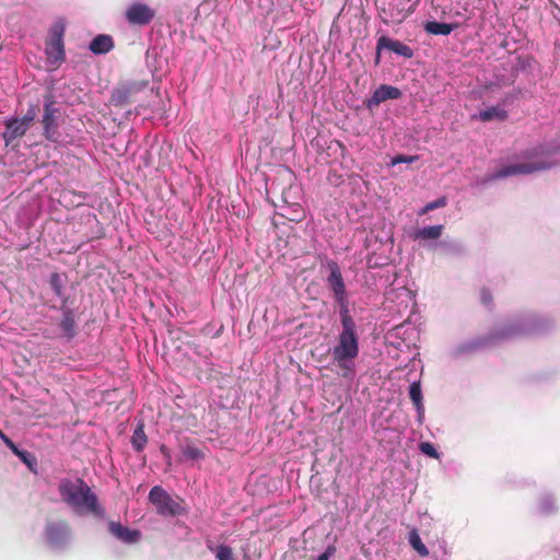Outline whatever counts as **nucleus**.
<instances>
[{
  "label": "nucleus",
  "mask_w": 560,
  "mask_h": 560,
  "mask_svg": "<svg viewBox=\"0 0 560 560\" xmlns=\"http://www.w3.org/2000/svg\"><path fill=\"white\" fill-rule=\"evenodd\" d=\"M340 323L341 330L337 336V342L330 349L331 361L340 370L343 378H353L354 361L360 352L357 325L351 314L340 315Z\"/></svg>",
  "instance_id": "1"
},
{
  "label": "nucleus",
  "mask_w": 560,
  "mask_h": 560,
  "mask_svg": "<svg viewBox=\"0 0 560 560\" xmlns=\"http://www.w3.org/2000/svg\"><path fill=\"white\" fill-rule=\"evenodd\" d=\"M59 493L63 502L80 512L98 513L100 505L96 494L82 478L74 481L63 479L59 483Z\"/></svg>",
  "instance_id": "2"
},
{
  "label": "nucleus",
  "mask_w": 560,
  "mask_h": 560,
  "mask_svg": "<svg viewBox=\"0 0 560 560\" xmlns=\"http://www.w3.org/2000/svg\"><path fill=\"white\" fill-rule=\"evenodd\" d=\"M544 151L540 148L527 150L521 154V162L500 167L491 174L487 180H498L516 175H528L535 172L550 168L553 163L544 159Z\"/></svg>",
  "instance_id": "3"
},
{
  "label": "nucleus",
  "mask_w": 560,
  "mask_h": 560,
  "mask_svg": "<svg viewBox=\"0 0 560 560\" xmlns=\"http://www.w3.org/2000/svg\"><path fill=\"white\" fill-rule=\"evenodd\" d=\"M327 266L329 269L327 284L329 289L332 291L336 303L339 306V314L348 315L350 314L349 302L340 267L334 260L328 261Z\"/></svg>",
  "instance_id": "4"
},
{
  "label": "nucleus",
  "mask_w": 560,
  "mask_h": 560,
  "mask_svg": "<svg viewBox=\"0 0 560 560\" xmlns=\"http://www.w3.org/2000/svg\"><path fill=\"white\" fill-rule=\"evenodd\" d=\"M149 85L147 80H135L118 84L110 95V104L124 108L137 101V95Z\"/></svg>",
  "instance_id": "5"
},
{
  "label": "nucleus",
  "mask_w": 560,
  "mask_h": 560,
  "mask_svg": "<svg viewBox=\"0 0 560 560\" xmlns=\"http://www.w3.org/2000/svg\"><path fill=\"white\" fill-rule=\"evenodd\" d=\"M149 501L162 516H177L184 512L182 502L172 498L161 486H154L149 492Z\"/></svg>",
  "instance_id": "6"
},
{
  "label": "nucleus",
  "mask_w": 560,
  "mask_h": 560,
  "mask_svg": "<svg viewBox=\"0 0 560 560\" xmlns=\"http://www.w3.org/2000/svg\"><path fill=\"white\" fill-rule=\"evenodd\" d=\"M66 26L61 22L55 23L49 31V39L46 44L47 60L52 65H58L65 60L63 35Z\"/></svg>",
  "instance_id": "7"
},
{
  "label": "nucleus",
  "mask_w": 560,
  "mask_h": 560,
  "mask_svg": "<svg viewBox=\"0 0 560 560\" xmlns=\"http://www.w3.org/2000/svg\"><path fill=\"white\" fill-rule=\"evenodd\" d=\"M44 114L42 125L44 129V137L51 141L57 142L59 139L58 131V113L59 109L56 107V102L51 95L45 96Z\"/></svg>",
  "instance_id": "8"
},
{
  "label": "nucleus",
  "mask_w": 560,
  "mask_h": 560,
  "mask_svg": "<svg viewBox=\"0 0 560 560\" xmlns=\"http://www.w3.org/2000/svg\"><path fill=\"white\" fill-rule=\"evenodd\" d=\"M45 538L49 546L62 548L67 545L70 536V527L67 521H48L45 526Z\"/></svg>",
  "instance_id": "9"
},
{
  "label": "nucleus",
  "mask_w": 560,
  "mask_h": 560,
  "mask_svg": "<svg viewBox=\"0 0 560 560\" xmlns=\"http://www.w3.org/2000/svg\"><path fill=\"white\" fill-rule=\"evenodd\" d=\"M383 49H388V50H390L399 56H402L407 59H410L413 57V50L411 49V47L401 43L400 40L393 39L388 36L383 35L377 39V43H376V58H375L376 65L380 63L381 51Z\"/></svg>",
  "instance_id": "10"
},
{
  "label": "nucleus",
  "mask_w": 560,
  "mask_h": 560,
  "mask_svg": "<svg viewBox=\"0 0 560 560\" xmlns=\"http://www.w3.org/2000/svg\"><path fill=\"white\" fill-rule=\"evenodd\" d=\"M155 16V11L141 2L132 3L126 11V19L132 25H147Z\"/></svg>",
  "instance_id": "11"
},
{
  "label": "nucleus",
  "mask_w": 560,
  "mask_h": 560,
  "mask_svg": "<svg viewBox=\"0 0 560 560\" xmlns=\"http://www.w3.org/2000/svg\"><path fill=\"white\" fill-rule=\"evenodd\" d=\"M400 96L401 92L398 88L382 84L373 92L371 98L366 101V107L371 109L387 100H397Z\"/></svg>",
  "instance_id": "12"
},
{
  "label": "nucleus",
  "mask_w": 560,
  "mask_h": 560,
  "mask_svg": "<svg viewBox=\"0 0 560 560\" xmlns=\"http://www.w3.org/2000/svg\"><path fill=\"white\" fill-rule=\"evenodd\" d=\"M67 302V299L63 300V304L60 307L62 312V318L59 323V327L62 331V337H65L67 340L73 339L78 334V324L75 320V314L73 310L67 307L65 304Z\"/></svg>",
  "instance_id": "13"
},
{
  "label": "nucleus",
  "mask_w": 560,
  "mask_h": 560,
  "mask_svg": "<svg viewBox=\"0 0 560 560\" xmlns=\"http://www.w3.org/2000/svg\"><path fill=\"white\" fill-rule=\"evenodd\" d=\"M416 10V5L412 4L409 8H405L404 1L390 2L388 4V9H384L383 11L389 18V22L392 23H402L408 16H410ZM388 23V21H386Z\"/></svg>",
  "instance_id": "14"
},
{
  "label": "nucleus",
  "mask_w": 560,
  "mask_h": 560,
  "mask_svg": "<svg viewBox=\"0 0 560 560\" xmlns=\"http://www.w3.org/2000/svg\"><path fill=\"white\" fill-rule=\"evenodd\" d=\"M108 529L113 536L126 544L137 542L140 538L139 530L130 529L118 522H109Z\"/></svg>",
  "instance_id": "15"
},
{
  "label": "nucleus",
  "mask_w": 560,
  "mask_h": 560,
  "mask_svg": "<svg viewBox=\"0 0 560 560\" xmlns=\"http://www.w3.org/2000/svg\"><path fill=\"white\" fill-rule=\"evenodd\" d=\"M5 131L2 135V138L5 144H10L18 138H22L26 132V125L19 120V118H10L4 121Z\"/></svg>",
  "instance_id": "16"
},
{
  "label": "nucleus",
  "mask_w": 560,
  "mask_h": 560,
  "mask_svg": "<svg viewBox=\"0 0 560 560\" xmlns=\"http://www.w3.org/2000/svg\"><path fill=\"white\" fill-rule=\"evenodd\" d=\"M89 48L95 55L106 54L114 48V40L112 36L101 34L92 39Z\"/></svg>",
  "instance_id": "17"
},
{
  "label": "nucleus",
  "mask_w": 560,
  "mask_h": 560,
  "mask_svg": "<svg viewBox=\"0 0 560 560\" xmlns=\"http://www.w3.org/2000/svg\"><path fill=\"white\" fill-rule=\"evenodd\" d=\"M182 454L186 460L191 463H198L206 458L205 448H200L196 445V443L191 441H187L184 445H182Z\"/></svg>",
  "instance_id": "18"
},
{
  "label": "nucleus",
  "mask_w": 560,
  "mask_h": 560,
  "mask_svg": "<svg viewBox=\"0 0 560 560\" xmlns=\"http://www.w3.org/2000/svg\"><path fill=\"white\" fill-rule=\"evenodd\" d=\"M455 28L454 24L430 21L424 24L427 33L432 35H448Z\"/></svg>",
  "instance_id": "19"
},
{
  "label": "nucleus",
  "mask_w": 560,
  "mask_h": 560,
  "mask_svg": "<svg viewBox=\"0 0 560 560\" xmlns=\"http://www.w3.org/2000/svg\"><path fill=\"white\" fill-rule=\"evenodd\" d=\"M148 443V438L144 432V424L141 422L135 429L131 436V445L136 452H142Z\"/></svg>",
  "instance_id": "20"
},
{
  "label": "nucleus",
  "mask_w": 560,
  "mask_h": 560,
  "mask_svg": "<svg viewBox=\"0 0 560 560\" xmlns=\"http://www.w3.org/2000/svg\"><path fill=\"white\" fill-rule=\"evenodd\" d=\"M492 339H493V337H481V338L465 342L457 348L456 352H457V354L474 352V351L489 345Z\"/></svg>",
  "instance_id": "21"
},
{
  "label": "nucleus",
  "mask_w": 560,
  "mask_h": 560,
  "mask_svg": "<svg viewBox=\"0 0 560 560\" xmlns=\"http://www.w3.org/2000/svg\"><path fill=\"white\" fill-rule=\"evenodd\" d=\"M409 396L411 401L413 402L416 409L421 416L424 411L423 402H422V392L419 382H413L409 387Z\"/></svg>",
  "instance_id": "22"
},
{
  "label": "nucleus",
  "mask_w": 560,
  "mask_h": 560,
  "mask_svg": "<svg viewBox=\"0 0 560 560\" xmlns=\"http://www.w3.org/2000/svg\"><path fill=\"white\" fill-rule=\"evenodd\" d=\"M479 118L482 121H490L492 119L505 120L508 118V112L493 106L479 113Z\"/></svg>",
  "instance_id": "23"
},
{
  "label": "nucleus",
  "mask_w": 560,
  "mask_h": 560,
  "mask_svg": "<svg viewBox=\"0 0 560 560\" xmlns=\"http://www.w3.org/2000/svg\"><path fill=\"white\" fill-rule=\"evenodd\" d=\"M443 225H431L418 230L415 234L416 238L436 240L442 235Z\"/></svg>",
  "instance_id": "24"
},
{
  "label": "nucleus",
  "mask_w": 560,
  "mask_h": 560,
  "mask_svg": "<svg viewBox=\"0 0 560 560\" xmlns=\"http://www.w3.org/2000/svg\"><path fill=\"white\" fill-rule=\"evenodd\" d=\"M409 544L411 547L421 556L427 557L429 556V550L425 547V545L422 542L419 534L416 530H412L409 534Z\"/></svg>",
  "instance_id": "25"
},
{
  "label": "nucleus",
  "mask_w": 560,
  "mask_h": 560,
  "mask_svg": "<svg viewBox=\"0 0 560 560\" xmlns=\"http://www.w3.org/2000/svg\"><path fill=\"white\" fill-rule=\"evenodd\" d=\"M217 560H235L233 549L225 545H220L215 550Z\"/></svg>",
  "instance_id": "26"
},
{
  "label": "nucleus",
  "mask_w": 560,
  "mask_h": 560,
  "mask_svg": "<svg viewBox=\"0 0 560 560\" xmlns=\"http://www.w3.org/2000/svg\"><path fill=\"white\" fill-rule=\"evenodd\" d=\"M49 284L57 296H59V298L63 296L62 279L59 273H57V272L51 273L50 279H49Z\"/></svg>",
  "instance_id": "27"
},
{
  "label": "nucleus",
  "mask_w": 560,
  "mask_h": 560,
  "mask_svg": "<svg viewBox=\"0 0 560 560\" xmlns=\"http://www.w3.org/2000/svg\"><path fill=\"white\" fill-rule=\"evenodd\" d=\"M447 203V199L446 197H441V198H438L436 200H433L431 202H428L422 209L421 211L419 212L420 215H423L425 213H428L429 211H433L438 208H443L445 207Z\"/></svg>",
  "instance_id": "28"
},
{
  "label": "nucleus",
  "mask_w": 560,
  "mask_h": 560,
  "mask_svg": "<svg viewBox=\"0 0 560 560\" xmlns=\"http://www.w3.org/2000/svg\"><path fill=\"white\" fill-rule=\"evenodd\" d=\"M419 450L431 458H439V453L436 448L430 442H421L419 444Z\"/></svg>",
  "instance_id": "29"
},
{
  "label": "nucleus",
  "mask_w": 560,
  "mask_h": 560,
  "mask_svg": "<svg viewBox=\"0 0 560 560\" xmlns=\"http://www.w3.org/2000/svg\"><path fill=\"white\" fill-rule=\"evenodd\" d=\"M36 107L35 106H31L26 114L22 117V118H19L20 121H22L23 124L26 125V128L30 129L31 125L33 124L34 119L36 118Z\"/></svg>",
  "instance_id": "30"
},
{
  "label": "nucleus",
  "mask_w": 560,
  "mask_h": 560,
  "mask_svg": "<svg viewBox=\"0 0 560 560\" xmlns=\"http://www.w3.org/2000/svg\"><path fill=\"white\" fill-rule=\"evenodd\" d=\"M36 107L35 106H31L26 114L22 117V118H19L20 121H22L23 124L26 125V128L30 129L31 125L33 124L34 119L36 118Z\"/></svg>",
  "instance_id": "31"
},
{
  "label": "nucleus",
  "mask_w": 560,
  "mask_h": 560,
  "mask_svg": "<svg viewBox=\"0 0 560 560\" xmlns=\"http://www.w3.org/2000/svg\"><path fill=\"white\" fill-rule=\"evenodd\" d=\"M480 301L487 307L492 305L493 296H492L491 291L488 288H482L480 290Z\"/></svg>",
  "instance_id": "32"
},
{
  "label": "nucleus",
  "mask_w": 560,
  "mask_h": 560,
  "mask_svg": "<svg viewBox=\"0 0 560 560\" xmlns=\"http://www.w3.org/2000/svg\"><path fill=\"white\" fill-rule=\"evenodd\" d=\"M24 464L31 467V460L34 459L33 455L27 451L18 450V454H15Z\"/></svg>",
  "instance_id": "33"
},
{
  "label": "nucleus",
  "mask_w": 560,
  "mask_h": 560,
  "mask_svg": "<svg viewBox=\"0 0 560 560\" xmlns=\"http://www.w3.org/2000/svg\"><path fill=\"white\" fill-rule=\"evenodd\" d=\"M0 438L3 441V443L12 451L13 454H18L19 447L15 445V443L10 438H8L1 431H0Z\"/></svg>",
  "instance_id": "34"
},
{
  "label": "nucleus",
  "mask_w": 560,
  "mask_h": 560,
  "mask_svg": "<svg viewBox=\"0 0 560 560\" xmlns=\"http://www.w3.org/2000/svg\"><path fill=\"white\" fill-rule=\"evenodd\" d=\"M336 552V547L330 545L326 548V550L318 556L316 560H329L330 557H332Z\"/></svg>",
  "instance_id": "35"
},
{
  "label": "nucleus",
  "mask_w": 560,
  "mask_h": 560,
  "mask_svg": "<svg viewBox=\"0 0 560 560\" xmlns=\"http://www.w3.org/2000/svg\"><path fill=\"white\" fill-rule=\"evenodd\" d=\"M540 509L544 513H552L556 511V506H555L553 502H551L550 500H545L541 503Z\"/></svg>",
  "instance_id": "36"
},
{
  "label": "nucleus",
  "mask_w": 560,
  "mask_h": 560,
  "mask_svg": "<svg viewBox=\"0 0 560 560\" xmlns=\"http://www.w3.org/2000/svg\"><path fill=\"white\" fill-rule=\"evenodd\" d=\"M417 158L416 156H405V155H398L396 159H394L393 163H402V162H412Z\"/></svg>",
  "instance_id": "37"
},
{
  "label": "nucleus",
  "mask_w": 560,
  "mask_h": 560,
  "mask_svg": "<svg viewBox=\"0 0 560 560\" xmlns=\"http://www.w3.org/2000/svg\"><path fill=\"white\" fill-rule=\"evenodd\" d=\"M160 450H161L162 454H163L166 458H168V459H170L171 455H170V452H168L167 447H166L165 445H162V446L160 447Z\"/></svg>",
  "instance_id": "38"
}]
</instances>
